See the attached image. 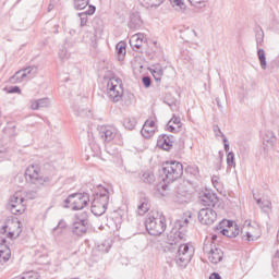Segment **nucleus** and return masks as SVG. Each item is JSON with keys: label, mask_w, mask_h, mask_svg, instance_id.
<instances>
[{"label": "nucleus", "mask_w": 279, "mask_h": 279, "mask_svg": "<svg viewBox=\"0 0 279 279\" xmlns=\"http://www.w3.org/2000/svg\"><path fill=\"white\" fill-rule=\"evenodd\" d=\"M186 226H189V218L184 220H177L174 228L168 234V245L170 250H178L174 260L179 267H186L193 258V247L189 244H182L184 233L186 232Z\"/></svg>", "instance_id": "1"}, {"label": "nucleus", "mask_w": 279, "mask_h": 279, "mask_svg": "<svg viewBox=\"0 0 279 279\" xmlns=\"http://www.w3.org/2000/svg\"><path fill=\"white\" fill-rule=\"evenodd\" d=\"M167 219L159 211H151L145 220V228L150 236H160L167 230Z\"/></svg>", "instance_id": "2"}, {"label": "nucleus", "mask_w": 279, "mask_h": 279, "mask_svg": "<svg viewBox=\"0 0 279 279\" xmlns=\"http://www.w3.org/2000/svg\"><path fill=\"white\" fill-rule=\"evenodd\" d=\"M100 193H96L90 210L96 217H101L108 209V204L110 202V191L104 186H99Z\"/></svg>", "instance_id": "3"}, {"label": "nucleus", "mask_w": 279, "mask_h": 279, "mask_svg": "<svg viewBox=\"0 0 279 279\" xmlns=\"http://www.w3.org/2000/svg\"><path fill=\"white\" fill-rule=\"evenodd\" d=\"M163 172V182L170 184V182H175V180H180L184 174V166L180 161L171 160L166 161L162 167Z\"/></svg>", "instance_id": "4"}, {"label": "nucleus", "mask_w": 279, "mask_h": 279, "mask_svg": "<svg viewBox=\"0 0 279 279\" xmlns=\"http://www.w3.org/2000/svg\"><path fill=\"white\" fill-rule=\"evenodd\" d=\"M88 202H90V196L88 193H74L70 194L64 201L63 208H69V204L72 205V210H82L88 206Z\"/></svg>", "instance_id": "5"}, {"label": "nucleus", "mask_w": 279, "mask_h": 279, "mask_svg": "<svg viewBox=\"0 0 279 279\" xmlns=\"http://www.w3.org/2000/svg\"><path fill=\"white\" fill-rule=\"evenodd\" d=\"M107 95L110 101L117 104L123 98V86L121 85V80L110 78L107 83Z\"/></svg>", "instance_id": "6"}, {"label": "nucleus", "mask_w": 279, "mask_h": 279, "mask_svg": "<svg viewBox=\"0 0 279 279\" xmlns=\"http://www.w3.org/2000/svg\"><path fill=\"white\" fill-rule=\"evenodd\" d=\"M76 221L72 225V234L75 236H84L88 232V213L83 211L82 214H76Z\"/></svg>", "instance_id": "7"}, {"label": "nucleus", "mask_w": 279, "mask_h": 279, "mask_svg": "<svg viewBox=\"0 0 279 279\" xmlns=\"http://www.w3.org/2000/svg\"><path fill=\"white\" fill-rule=\"evenodd\" d=\"M25 175L26 180L32 184H39L43 186V184L49 182L48 177L40 175V167H38V165L28 166L26 168Z\"/></svg>", "instance_id": "8"}, {"label": "nucleus", "mask_w": 279, "mask_h": 279, "mask_svg": "<svg viewBox=\"0 0 279 279\" xmlns=\"http://www.w3.org/2000/svg\"><path fill=\"white\" fill-rule=\"evenodd\" d=\"M8 208L11 210L12 215H23V213H25V198L21 196V193L16 192L11 196Z\"/></svg>", "instance_id": "9"}, {"label": "nucleus", "mask_w": 279, "mask_h": 279, "mask_svg": "<svg viewBox=\"0 0 279 279\" xmlns=\"http://www.w3.org/2000/svg\"><path fill=\"white\" fill-rule=\"evenodd\" d=\"M203 252L208 254V259L214 264L221 263L223 260V251L221 248L213 247V243L207 242L203 246Z\"/></svg>", "instance_id": "10"}, {"label": "nucleus", "mask_w": 279, "mask_h": 279, "mask_svg": "<svg viewBox=\"0 0 279 279\" xmlns=\"http://www.w3.org/2000/svg\"><path fill=\"white\" fill-rule=\"evenodd\" d=\"M198 221H201L204 226H213L215 221H217V211L213 208H202L198 211Z\"/></svg>", "instance_id": "11"}, {"label": "nucleus", "mask_w": 279, "mask_h": 279, "mask_svg": "<svg viewBox=\"0 0 279 279\" xmlns=\"http://www.w3.org/2000/svg\"><path fill=\"white\" fill-rule=\"evenodd\" d=\"M218 203L219 197H217V194H215L210 190H205L203 193H201V204L203 206L215 208V206H217Z\"/></svg>", "instance_id": "12"}, {"label": "nucleus", "mask_w": 279, "mask_h": 279, "mask_svg": "<svg viewBox=\"0 0 279 279\" xmlns=\"http://www.w3.org/2000/svg\"><path fill=\"white\" fill-rule=\"evenodd\" d=\"M98 132L104 143H110V141H114V137L117 136V130L110 125L98 126Z\"/></svg>", "instance_id": "13"}, {"label": "nucleus", "mask_w": 279, "mask_h": 279, "mask_svg": "<svg viewBox=\"0 0 279 279\" xmlns=\"http://www.w3.org/2000/svg\"><path fill=\"white\" fill-rule=\"evenodd\" d=\"M239 232H241L239 230V227L232 221H228L227 228L220 231L223 236H228L229 239H234L235 236H239Z\"/></svg>", "instance_id": "14"}, {"label": "nucleus", "mask_w": 279, "mask_h": 279, "mask_svg": "<svg viewBox=\"0 0 279 279\" xmlns=\"http://www.w3.org/2000/svg\"><path fill=\"white\" fill-rule=\"evenodd\" d=\"M157 145L161 149L169 151L171 147H173V136H169V135L159 136L157 140Z\"/></svg>", "instance_id": "15"}, {"label": "nucleus", "mask_w": 279, "mask_h": 279, "mask_svg": "<svg viewBox=\"0 0 279 279\" xmlns=\"http://www.w3.org/2000/svg\"><path fill=\"white\" fill-rule=\"evenodd\" d=\"M143 43H145V36L143 34H135L130 39V45L134 51H143Z\"/></svg>", "instance_id": "16"}, {"label": "nucleus", "mask_w": 279, "mask_h": 279, "mask_svg": "<svg viewBox=\"0 0 279 279\" xmlns=\"http://www.w3.org/2000/svg\"><path fill=\"white\" fill-rule=\"evenodd\" d=\"M182 129V120L178 116H173L167 124L168 132L177 134Z\"/></svg>", "instance_id": "17"}, {"label": "nucleus", "mask_w": 279, "mask_h": 279, "mask_svg": "<svg viewBox=\"0 0 279 279\" xmlns=\"http://www.w3.org/2000/svg\"><path fill=\"white\" fill-rule=\"evenodd\" d=\"M128 25L130 29H141V27H143V20L141 19V13L133 12L130 16V22Z\"/></svg>", "instance_id": "18"}, {"label": "nucleus", "mask_w": 279, "mask_h": 279, "mask_svg": "<svg viewBox=\"0 0 279 279\" xmlns=\"http://www.w3.org/2000/svg\"><path fill=\"white\" fill-rule=\"evenodd\" d=\"M51 100L49 98H40L37 100L31 101V109L32 110H40V108H49Z\"/></svg>", "instance_id": "19"}, {"label": "nucleus", "mask_w": 279, "mask_h": 279, "mask_svg": "<svg viewBox=\"0 0 279 279\" xmlns=\"http://www.w3.org/2000/svg\"><path fill=\"white\" fill-rule=\"evenodd\" d=\"M276 141L277 138L274 132L267 131L263 137L264 149H267L268 147H274V145H276Z\"/></svg>", "instance_id": "20"}, {"label": "nucleus", "mask_w": 279, "mask_h": 279, "mask_svg": "<svg viewBox=\"0 0 279 279\" xmlns=\"http://www.w3.org/2000/svg\"><path fill=\"white\" fill-rule=\"evenodd\" d=\"M22 72L24 73L26 81L34 80V77H36V75L38 74V66L29 65L23 69Z\"/></svg>", "instance_id": "21"}, {"label": "nucleus", "mask_w": 279, "mask_h": 279, "mask_svg": "<svg viewBox=\"0 0 279 279\" xmlns=\"http://www.w3.org/2000/svg\"><path fill=\"white\" fill-rule=\"evenodd\" d=\"M141 182L144 184H154L156 182V174H154L151 171H145L141 175Z\"/></svg>", "instance_id": "22"}, {"label": "nucleus", "mask_w": 279, "mask_h": 279, "mask_svg": "<svg viewBox=\"0 0 279 279\" xmlns=\"http://www.w3.org/2000/svg\"><path fill=\"white\" fill-rule=\"evenodd\" d=\"M111 247H112V240L110 239L105 240L101 243L97 244L98 252H101L102 254H108Z\"/></svg>", "instance_id": "23"}, {"label": "nucleus", "mask_w": 279, "mask_h": 279, "mask_svg": "<svg viewBox=\"0 0 279 279\" xmlns=\"http://www.w3.org/2000/svg\"><path fill=\"white\" fill-rule=\"evenodd\" d=\"M11 84H21L22 82H27L23 70L15 72V75L10 77Z\"/></svg>", "instance_id": "24"}, {"label": "nucleus", "mask_w": 279, "mask_h": 279, "mask_svg": "<svg viewBox=\"0 0 279 279\" xmlns=\"http://www.w3.org/2000/svg\"><path fill=\"white\" fill-rule=\"evenodd\" d=\"M257 58L259 60L260 68L263 71L267 70V57L265 54V49L258 48L257 49Z\"/></svg>", "instance_id": "25"}, {"label": "nucleus", "mask_w": 279, "mask_h": 279, "mask_svg": "<svg viewBox=\"0 0 279 279\" xmlns=\"http://www.w3.org/2000/svg\"><path fill=\"white\" fill-rule=\"evenodd\" d=\"M255 40H256L257 47H263V45L265 43V32L263 31V28L259 27L256 29Z\"/></svg>", "instance_id": "26"}, {"label": "nucleus", "mask_w": 279, "mask_h": 279, "mask_svg": "<svg viewBox=\"0 0 279 279\" xmlns=\"http://www.w3.org/2000/svg\"><path fill=\"white\" fill-rule=\"evenodd\" d=\"M260 236V229L252 228L250 231L246 232V241H256Z\"/></svg>", "instance_id": "27"}, {"label": "nucleus", "mask_w": 279, "mask_h": 279, "mask_svg": "<svg viewBox=\"0 0 279 279\" xmlns=\"http://www.w3.org/2000/svg\"><path fill=\"white\" fill-rule=\"evenodd\" d=\"M141 134L144 138H151V136H154V134H156V130L143 125V128L141 130Z\"/></svg>", "instance_id": "28"}, {"label": "nucleus", "mask_w": 279, "mask_h": 279, "mask_svg": "<svg viewBox=\"0 0 279 279\" xmlns=\"http://www.w3.org/2000/svg\"><path fill=\"white\" fill-rule=\"evenodd\" d=\"M149 210V203L147 199L142 201V203L137 206V214L140 216L145 215Z\"/></svg>", "instance_id": "29"}, {"label": "nucleus", "mask_w": 279, "mask_h": 279, "mask_svg": "<svg viewBox=\"0 0 279 279\" xmlns=\"http://www.w3.org/2000/svg\"><path fill=\"white\" fill-rule=\"evenodd\" d=\"M125 47L126 45L123 41L117 44L116 49L118 51L119 60H123V57L126 53Z\"/></svg>", "instance_id": "30"}, {"label": "nucleus", "mask_w": 279, "mask_h": 279, "mask_svg": "<svg viewBox=\"0 0 279 279\" xmlns=\"http://www.w3.org/2000/svg\"><path fill=\"white\" fill-rule=\"evenodd\" d=\"M3 132L7 134V136H10V138H14L19 134L16 132V125H9L3 130Z\"/></svg>", "instance_id": "31"}, {"label": "nucleus", "mask_w": 279, "mask_h": 279, "mask_svg": "<svg viewBox=\"0 0 279 279\" xmlns=\"http://www.w3.org/2000/svg\"><path fill=\"white\" fill-rule=\"evenodd\" d=\"M257 205L262 210H271V201L269 199H257Z\"/></svg>", "instance_id": "32"}, {"label": "nucleus", "mask_w": 279, "mask_h": 279, "mask_svg": "<svg viewBox=\"0 0 279 279\" xmlns=\"http://www.w3.org/2000/svg\"><path fill=\"white\" fill-rule=\"evenodd\" d=\"M123 125L126 130H134V128H136V119L126 118L124 119Z\"/></svg>", "instance_id": "33"}, {"label": "nucleus", "mask_w": 279, "mask_h": 279, "mask_svg": "<svg viewBox=\"0 0 279 279\" xmlns=\"http://www.w3.org/2000/svg\"><path fill=\"white\" fill-rule=\"evenodd\" d=\"M220 134L223 143H225V151L229 153L230 151V144H228V137H226V135L223 134V132H221V129H219V126H216L214 129V132H217Z\"/></svg>", "instance_id": "34"}, {"label": "nucleus", "mask_w": 279, "mask_h": 279, "mask_svg": "<svg viewBox=\"0 0 279 279\" xmlns=\"http://www.w3.org/2000/svg\"><path fill=\"white\" fill-rule=\"evenodd\" d=\"M88 5V0H74L75 10H84Z\"/></svg>", "instance_id": "35"}, {"label": "nucleus", "mask_w": 279, "mask_h": 279, "mask_svg": "<svg viewBox=\"0 0 279 279\" xmlns=\"http://www.w3.org/2000/svg\"><path fill=\"white\" fill-rule=\"evenodd\" d=\"M14 279H38V274H36L34 271L24 272L23 275H21L20 277H16Z\"/></svg>", "instance_id": "36"}, {"label": "nucleus", "mask_w": 279, "mask_h": 279, "mask_svg": "<svg viewBox=\"0 0 279 279\" xmlns=\"http://www.w3.org/2000/svg\"><path fill=\"white\" fill-rule=\"evenodd\" d=\"M10 256H12V251H10V248L0 253V263H8Z\"/></svg>", "instance_id": "37"}, {"label": "nucleus", "mask_w": 279, "mask_h": 279, "mask_svg": "<svg viewBox=\"0 0 279 279\" xmlns=\"http://www.w3.org/2000/svg\"><path fill=\"white\" fill-rule=\"evenodd\" d=\"M227 165L228 167H236V162H234V153L229 151L227 155Z\"/></svg>", "instance_id": "38"}, {"label": "nucleus", "mask_w": 279, "mask_h": 279, "mask_svg": "<svg viewBox=\"0 0 279 279\" xmlns=\"http://www.w3.org/2000/svg\"><path fill=\"white\" fill-rule=\"evenodd\" d=\"M163 71L161 69L153 70V77L156 80V82H160L162 80Z\"/></svg>", "instance_id": "39"}, {"label": "nucleus", "mask_w": 279, "mask_h": 279, "mask_svg": "<svg viewBox=\"0 0 279 279\" xmlns=\"http://www.w3.org/2000/svg\"><path fill=\"white\" fill-rule=\"evenodd\" d=\"M78 17H80V21H81L80 26L81 27H86V23H88V15L86 13L82 12V13H78Z\"/></svg>", "instance_id": "40"}, {"label": "nucleus", "mask_w": 279, "mask_h": 279, "mask_svg": "<svg viewBox=\"0 0 279 279\" xmlns=\"http://www.w3.org/2000/svg\"><path fill=\"white\" fill-rule=\"evenodd\" d=\"M165 3V0H147V4L150 8H158L159 5H162Z\"/></svg>", "instance_id": "41"}, {"label": "nucleus", "mask_w": 279, "mask_h": 279, "mask_svg": "<svg viewBox=\"0 0 279 279\" xmlns=\"http://www.w3.org/2000/svg\"><path fill=\"white\" fill-rule=\"evenodd\" d=\"M171 5H173V8H175V5L178 8H180L181 10H184V1L182 0H169Z\"/></svg>", "instance_id": "42"}, {"label": "nucleus", "mask_w": 279, "mask_h": 279, "mask_svg": "<svg viewBox=\"0 0 279 279\" xmlns=\"http://www.w3.org/2000/svg\"><path fill=\"white\" fill-rule=\"evenodd\" d=\"M95 12H97V8L95 5H89L88 10L83 12L84 14H87V16H93V14H95Z\"/></svg>", "instance_id": "43"}, {"label": "nucleus", "mask_w": 279, "mask_h": 279, "mask_svg": "<svg viewBox=\"0 0 279 279\" xmlns=\"http://www.w3.org/2000/svg\"><path fill=\"white\" fill-rule=\"evenodd\" d=\"M142 82H143L145 88H149V86H151V77H149V76H144L142 78Z\"/></svg>", "instance_id": "44"}, {"label": "nucleus", "mask_w": 279, "mask_h": 279, "mask_svg": "<svg viewBox=\"0 0 279 279\" xmlns=\"http://www.w3.org/2000/svg\"><path fill=\"white\" fill-rule=\"evenodd\" d=\"M8 93L11 94V95H12V94H15V93H16L17 95H21V87H19V86H12V87L9 88Z\"/></svg>", "instance_id": "45"}, {"label": "nucleus", "mask_w": 279, "mask_h": 279, "mask_svg": "<svg viewBox=\"0 0 279 279\" xmlns=\"http://www.w3.org/2000/svg\"><path fill=\"white\" fill-rule=\"evenodd\" d=\"M144 126H147V128H150L153 130H156V122L154 120H147L145 123H144Z\"/></svg>", "instance_id": "46"}, {"label": "nucleus", "mask_w": 279, "mask_h": 279, "mask_svg": "<svg viewBox=\"0 0 279 279\" xmlns=\"http://www.w3.org/2000/svg\"><path fill=\"white\" fill-rule=\"evenodd\" d=\"M58 228L59 230H66L68 228L66 221L64 219H61L58 223Z\"/></svg>", "instance_id": "47"}, {"label": "nucleus", "mask_w": 279, "mask_h": 279, "mask_svg": "<svg viewBox=\"0 0 279 279\" xmlns=\"http://www.w3.org/2000/svg\"><path fill=\"white\" fill-rule=\"evenodd\" d=\"M27 199H36V192L35 191H28L26 192Z\"/></svg>", "instance_id": "48"}, {"label": "nucleus", "mask_w": 279, "mask_h": 279, "mask_svg": "<svg viewBox=\"0 0 279 279\" xmlns=\"http://www.w3.org/2000/svg\"><path fill=\"white\" fill-rule=\"evenodd\" d=\"M8 250H10V247L5 245V240H2V242L0 243V254Z\"/></svg>", "instance_id": "49"}, {"label": "nucleus", "mask_w": 279, "mask_h": 279, "mask_svg": "<svg viewBox=\"0 0 279 279\" xmlns=\"http://www.w3.org/2000/svg\"><path fill=\"white\" fill-rule=\"evenodd\" d=\"M209 279H221V275H219L218 272H213V274L209 276Z\"/></svg>", "instance_id": "50"}, {"label": "nucleus", "mask_w": 279, "mask_h": 279, "mask_svg": "<svg viewBox=\"0 0 279 279\" xmlns=\"http://www.w3.org/2000/svg\"><path fill=\"white\" fill-rule=\"evenodd\" d=\"M8 232V226H3L0 228V234H5Z\"/></svg>", "instance_id": "51"}, {"label": "nucleus", "mask_w": 279, "mask_h": 279, "mask_svg": "<svg viewBox=\"0 0 279 279\" xmlns=\"http://www.w3.org/2000/svg\"><path fill=\"white\" fill-rule=\"evenodd\" d=\"M211 182L213 184H219V178L213 177Z\"/></svg>", "instance_id": "52"}, {"label": "nucleus", "mask_w": 279, "mask_h": 279, "mask_svg": "<svg viewBox=\"0 0 279 279\" xmlns=\"http://www.w3.org/2000/svg\"><path fill=\"white\" fill-rule=\"evenodd\" d=\"M7 236L8 239H14V232L10 231Z\"/></svg>", "instance_id": "53"}, {"label": "nucleus", "mask_w": 279, "mask_h": 279, "mask_svg": "<svg viewBox=\"0 0 279 279\" xmlns=\"http://www.w3.org/2000/svg\"><path fill=\"white\" fill-rule=\"evenodd\" d=\"M58 27H60V25H58V24L53 26V31H52L53 34H58Z\"/></svg>", "instance_id": "54"}, {"label": "nucleus", "mask_w": 279, "mask_h": 279, "mask_svg": "<svg viewBox=\"0 0 279 279\" xmlns=\"http://www.w3.org/2000/svg\"><path fill=\"white\" fill-rule=\"evenodd\" d=\"M216 104H217L218 108H222L221 100H219V98H216Z\"/></svg>", "instance_id": "55"}, {"label": "nucleus", "mask_w": 279, "mask_h": 279, "mask_svg": "<svg viewBox=\"0 0 279 279\" xmlns=\"http://www.w3.org/2000/svg\"><path fill=\"white\" fill-rule=\"evenodd\" d=\"M77 117H84V110H82L81 112L76 113Z\"/></svg>", "instance_id": "56"}, {"label": "nucleus", "mask_w": 279, "mask_h": 279, "mask_svg": "<svg viewBox=\"0 0 279 279\" xmlns=\"http://www.w3.org/2000/svg\"><path fill=\"white\" fill-rule=\"evenodd\" d=\"M52 10H53V7L51 4H49L48 12H51Z\"/></svg>", "instance_id": "57"}, {"label": "nucleus", "mask_w": 279, "mask_h": 279, "mask_svg": "<svg viewBox=\"0 0 279 279\" xmlns=\"http://www.w3.org/2000/svg\"><path fill=\"white\" fill-rule=\"evenodd\" d=\"M275 258H279V251L276 252Z\"/></svg>", "instance_id": "58"}, {"label": "nucleus", "mask_w": 279, "mask_h": 279, "mask_svg": "<svg viewBox=\"0 0 279 279\" xmlns=\"http://www.w3.org/2000/svg\"><path fill=\"white\" fill-rule=\"evenodd\" d=\"M162 190H163V191H167V185H162Z\"/></svg>", "instance_id": "59"}, {"label": "nucleus", "mask_w": 279, "mask_h": 279, "mask_svg": "<svg viewBox=\"0 0 279 279\" xmlns=\"http://www.w3.org/2000/svg\"><path fill=\"white\" fill-rule=\"evenodd\" d=\"M116 228H117V230H119V228H121V226H119V225H116Z\"/></svg>", "instance_id": "60"}, {"label": "nucleus", "mask_w": 279, "mask_h": 279, "mask_svg": "<svg viewBox=\"0 0 279 279\" xmlns=\"http://www.w3.org/2000/svg\"><path fill=\"white\" fill-rule=\"evenodd\" d=\"M190 3H193V0H189Z\"/></svg>", "instance_id": "61"}, {"label": "nucleus", "mask_w": 279, "mask_h": 279, "mask_svg": "<svg viewBox=\"0 0 279 279\" xmlns=\"http://www.w3.org/2000/svg\"><path fill=\"white\" fill-rule=\"evenodd\" d=\"M213 239H217V236H216V235H213Z\"/></svg>", "instance_id": "62"}]
</instances>
